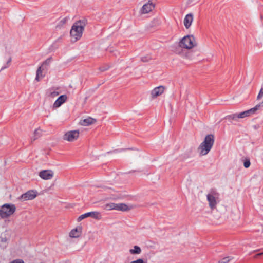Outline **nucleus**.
Wrapping results in <instances>:
<instances>
[{"label": "nucleus", "mask_w": 263, "mask_h": 263, "mask_svg": "<svg viewBox=\"0 0 263 263\" xmlns=\"http://www.w3.org/2000/svg\"><path fill=\"white\" fill-rule=\"evenodd\" d=\"M116 204L115 203H107L105 205V208L107 210H116Z\"/></svg>", "instance_id": "21"}, {"label": "nucleus", "mask_w": 263, "mask_h": 263, "mask_svg": "<svg viewBox=\"0 0 263 263\" xmlns=\"http://www.w3.org/2000/svg\"><path fill=\"white\" fill-rule=\"evenodd\" d=\"M208 195H210L213 197H218L219 196V193L217 192L215 189H211L210 191V193Z\"/></svg>", "instance_id": "25"}, {"label": "nucleus", "mask_w": 263, "mask_h": 263, "mask_svg": "<svg viewBox=\"0 0 263 263\" xmlns=\"http://www.w3.org/2000/svg\"><path fill=\"white\" fill-rule=\"evenodd\" d=\"M129 209L128 205L125 203H117L116 210L121 211H127Z\"/></svg>", "instance_id": "15"}, {"label": "nucleus", "mask_w": 263, "mask_h": 263, "mask_svg": "<svg viewBox=\"0 0 263 263\" xmlns=\"http://www.w3.org/2000/svg\"><path fill=\"white\" fill-rule=\"evenodd\" d=\"M43 68L42 67V66H40L37 70H36V77H35V80L37 81V82H39L40 81V78H42L44 77V75H43L42 74V71H43Z\"/></svg>", "instance_id": "16"}, {"label": "nucleus", "mask_w": 263, "mask_h": 263, "mask_svg": "<svg viewBox=\"0 0 263 263\" xmlns=\"http://www.w3.org/2000/svg\"><path fill=\"white\" fill-rule=\"evenodd\" d=\"M34 135L33 140H35L40 136V135L39 133V129H35L34 130Z\"/></svg>", "instance_id": "31"}, {"label": "nucleus", "mask_w": 263, "mask_h": 263, "mask_svg": "<svg viewBox=\"0 0 263 263\" xmlns=\"http://www.w3.org/2000/svg\"><path fill=\"white\" fill-rule=\"evenodd\" d=\"M115 152H119V151L118 149H116L115 151Z\"/></svg>", "instance_id": "38"}, {"label": "nucleus", "mask_w": 263, "mask_h": 263, "mask_svg": "<svg viewBox=\"0 0 263 263\" xmlns=\"http://www.w3.org/2000/svg\"><path fill=\"white\" fill-rule=\"evenodd\" d=\"M16 207L14 204L6 203L0 209V216L2 218H8L12 215L15 211Z\"/></svg>", "instance_id": "4"}, {"label": "nucleus", "mask_w": 263, "mask_h": 263, "mask_svg": "<svg viewBox=\"0 0 263 263\" xmlns=\"http://www.w3.org/2000/svg\"><path fill=\"white\" fill-rule=\"evenodd\" d=\"M196 45L195 37L192 35H187L183 37L179 43L180 48L191 49Z\"/></svg>", "instance_id": "3"}, {"label": "nucleus", "mask_w": 263, "mask_h": 263, "mask_svg": "<svg viewBox=\"0 0 263 263\" xmlns=\"http://www.w3.org/2000/svg\"><path fill=\"white\" fill-rule=\"evenodd\" d=\"M193 20V15L190 13L187 14L184 19V25L186 28L188 29L191 25Z\"/></svg>", "instance_id": "14"}, {"label": "nucleus", "mask_w": 263, "mask_h": 263, "mask_svg": "<svg viewBox=\"0 0 263 263\" xmlns=\"http://www.w3.org/2000/svg\"><path fill=\"white\" fill-rule=\"evenodd\" d=\"M86 24L87 20L85 18L77 21L73 24L70 34L71 36L74 39V42L79 40L81 37Z\"/></svg>", "instance_id": "1"}, {"label": "nucleus", "mask_w": 263, "mask_h": 263, "mask_svg": "<svg viewBox=\"0 0 263 263\" xmlns=\"http://www.w3.org/2000/svg\"><path fill=\"white\" fill-rule=\"evenodd\" d=\"M243 166L247 168L250 166V161L249 158H246L243 162Z\"/></svg>", "instance_id": "29"}, {"label": "nucleus", "mask_w": 263, "mask_h": 263, "mask_svg": "<svg viewBox=\"0 0 263 263\" xmlns=\"http://www.w3.org/2000/svg\"><path fill=\"white\" fill-rule=\"evenodd\" d=\"M37 192L34 190H29L24 194H23L19 199L23 201L32 200L37 196Z\"/></svg>", "instance_id": "7"}, {"label": "nucleus", "mask_w": 263, "mask_h": 263, "mask_svg": "<svg viewBox=\"0 0 263 263\" xmlns=\"http://www.w3.org/2000/svg\"><path fill=\"white\" fill-rule=\"evenodd\" d=\"M11 61H12V59L11 57H10L9 58L8 60L7 61L6 64L1 68V70H3L4 69H6V68L9 67L10 65V63H11Z\"/></svg>", "instance_id": "30"}, {"label": "nucleus", "mask_w": 263, "mask_h": 263, "mask_svg": "<svg viewBox=\"0 0 263 263\" xmlns=\"http://www.w3.org/2000/svg\"><path fill=\"white\" fill-rule=\"evenodd\" d=\"M79 136L78 130H70L67 132L63 136V139L69 142L77 140Z\"/></svg>", "instance_id": "5"}, {"label": "nucleus", "mask_w": 263, "mask_h": 263, "mask_svg": "<svg viewBox=\"0 0 263 263\" xmlns=\"http://www.w3.org/2000/svg\"><path fill=\"white\" fill-rule=\"evenodd\" d=\"M10 263H24V262L21 259H17L11 261Z\"/></svg>", "instance_id": "34"}, {"label": "nucleus", "mask_w": 263, "mask_h": 263, "mask_svg": "<svg viewBox=\"0 0 263 263\" xmlns=\"http://www.w3.org/2000/svg\"><path fill=\"white\" fill-rule=\"evenodd\" d=\"M129 252L132 254H138L141 252V248L138 246H135L133 249H130Z\"/></svg>", "instance_id": "19"}, {"label": "nucleus", "mask_w": 263, "mask_h": 263, "mask_svg": "<svg viewBox=\"0 0 263 263\" xmlns=\"http://www.w3.org/2000/svg\"><path fill=\"white\" fill-rule=\"evenodd\" d=\"M152 59L151 57L149 55H147L144 57L141 58V61L143 62H147L149 61Z\"/></svg>", "instance_id": "27"}, {"label": "nucleus", "mask_w": 263, "mask_h": 263, "mask_svg": "<svg viewBox=\"0 0 263 263\" xmlns=\"http://www.w3.org/2000/svg\"><path fill=\"white\" fill-rule=\"evenodd\" d=\"M165 90V87L163 86L155 88L151 91V95L153 98L157 97L162 94Z\"/></svg>", "instance_id": "11"}, {"label": "nucleus", "mask_w": 263, "mask_h": 263, "mask_svg": "<svg viewBox=\"0 0 263 263\" xmlns=\"http://www.w3.org/2000/svg\"><path fill=\"white\" fill-rule=\"evenodd\" d=\"M110 66L108 65H106L105 66H101L99 68V69L100 71L103 72L107 70H108Z\"/></svg>", "instance_id": "32"}, {"label": "nucleus", "mask_w": 263, "mask_h": 263, "mask_svg": "<svg viewBox=\"0 0 263 263\" xmlns=\"http://www.w3.org/2000/svg\"><path fill=\"white\" fill-rule=\"evenodd\" d=\"M130 263H144V261L143 259L139 258L137 259L136 260L133 261Z\"/></svg>", "instance_id": "35"}, {"label": "nucleus", "mask_w": 263, "mask_h": 263, "mask_svg": "<svg viewBox=\"0 0 263 263\" xmlns=\"http://www.w3.org/2000/svg\"><path fill=\"white\" fill-rule=\"evenodd\" d=\"M88 217H92L93 218L97 220H100L101 218V215L98 212H90L86 213L84 214L80 215L77 219L78 222L81 221L84 218Z\"/></svg>", "instance_id": "6"}, {"label": "nucleus", "mask_w": 263, "mask_h": 263, "mask_svg": "<svg viewBox=\"0 0 263 263\" xmlns=\"http://www.w3.org/2000/svg\"><path fill=\"white\" fill-rule=\"evenodd\" d=\"M263 254V253H259V254H257L256 255H257V256H259V255H261V254Z\"/></svg>", "instance_id": "37"}, {"label": "nucleus", "mask_w": 263, "mask_h": 263, "mask_svg": "<svg viewBox=\"0 0 263 263\" xmlns=\"http://www.w3.org/2000/svg\"><path fill=\"white\" fill-rule=\"evenodd\" d=\"M67 97L65 95H61L55 100L53 105V108H56L59 107L62 104H63L67 100Z\"/></svg>", "instance_id": "10"}, {"label": "nucleus", "mask_w": 263, "mask_h": 263, "mask_svg": "<svg viewBox=\"0 0 263 263\" xmlns=\"http://www.w3.org/2000/svg\"><path fill=\"white\" fill-rule=\"evenodd\" d=\"M39 176L43 179L49 180L53 176V172L50 170H42L40 172Z\"/></svg>", "instance_id": "8"}, {"label": "nucleus", "mask_w": 263, "mask_h": 263, "mask_svg": "<svg viewBox=\"0 0 263 263\" xmlns=\"http://www.w3.org/2000/svg\"><path fill=\"white\" fill-rule=\"evenodd\" d=\"M238 115H239V118H243L245 117L250 116V115L249 114V112L248 111V110L244 111L243 112L238 113Z\"/></svg>", "instance_id": "26"}, {"label": "nucleus", "mask_w": 263, "mask_h": 263, "mask_svg": "<svg viewBox=\"0 0 263 263\" xmlns=\"http://www.w3.org/2000/svg\"><path fill=\"white\" fill-rule=\"evenodd\" d=\"M225 118L229 121H231L232 120H237L238 118H239V117L238 114L236 113L228 115L225 117Z\"/></svg>", "instance_id": "18"}, {"label": "nucleus", "mask_w": 263, "mask_h": 263, "mask_svg": "<svg viewBox=\"0 0 263 263\" xmlns=\"http://www.w3.org/2000/svg\"><path fill=\"white\" fill-rule=\"evenodd\" d=\"M231 258L230 257H224L218 261V263H228Z\"/></svg>", "instance_id": "28"}, {"label": "nucleus", "mask_w": 263, "mask_h": 263, "mask_svg": "<svg viewBox=\"0 0 263 263\" xmlns=\"http://www.w3.org/2000/svg\"><path fill=\"white\" fill-rule=\"evenodd\" d=\"M48 96L51 98H54L58 96L59 95V92L57 91H54L52 89H49L48 90Z\"/></svg>", "instance_id": "24"}, {"label": "nucleus", "mask_w": 263, "mask_h": 263, "mask_svg": "<svg viewBox=\"0 0 263 263\" xmlns=\"http://www.w3.org/2000/svg\"><path fill=\"white\" fill-rule=\"evenodd\" d=\"M68 20V18L67 17H64L58 23V24L57 25L56 27L61 28L67 22Z\"/></svg>", "instance_id": "23"}, {"label": "nucleus", "mask_w": 263, "mask_h": 263, "mask_svg": "<svg viewBox=\"0 0 263 263\" xmlns=\"http://www.w3.org/2000/svg\"><path fill=\"white\" fill-rule=\"evenodd\" d=\"M155 7V5L151 2L148 1L146 4H144L141 10V13L146 14L152 11Z\"/></svg>", "instance_id": "9"}, {"label": "nucleus", "mask_w": 263, "mask_h": 263, "mask_svg": "<svg viewBox=\"0 0 263 263\" xmlns=\"http://www.w3.org/2000/svg\"><path fill=\"white\" fill-rule=\"evenodd\" d=\"M95 122V120L91 117L85 119L83 120L82 124L84 126H87L93 124Z\"/></svg>", "instance_id": "17"}, {"label": "nucleus", "mask_w": 263, "mask_h": 263, "mask_svg": "<svg viewBox=\"0 0 263 263\" xmlns=\"http://www.w3.org/2000/svg\"><path fill=\"white\" fill-rule=\"evenodd\" d=\"M214 143V136L213 134L207 135L198 147L200 155L203 156L208 154L213 147Z\"/></svg>", "instance_id": "2"}, {"label": "nucleus", "mask_w": 263, "mask_h": 263, "mask_svg": "<svg viewBox=\"0 0 263 263\" xmlns=\"http://www.w3.org/2000/svg\"><path fill=\"white\" fill-rule=\"evenodd\" d=\"M6 241V238H2V241L3 242H5Z\"/></svg>", "instance_id": "36"}, {"label": "nucleus", "mask_w": 263, "mask_h": 263, "mask_svg": "<svg viewBox=\"0 0 263 263\" xmlns=\"http://www.w3.org/2000/svg\"><path fill=\"white\" fill-rule=\"evenodd\" d=\"M82 232V227H78L72 229L69 233V236L71 238H78Z\"/></svg>", "instance_id": "12"}, {"label": "nucleus", "mask_w": 263, "mask_h": 263, "mask_svg": "<svg viewBox=\"0 0 263 263\" xmlns=\"http://www.w3.org/2000/svg\"><path fill=\"white\" fill-rule=\"evenodd\" d=\"M207 200L209 202V206L211 209L216 208L217 202L216 200V197H213L210 195H206Z\"/></svg>", "instance_id": "13"}, {"label": "nucleus", "mask_w": 263, "mask_h": 263, "mask_svg": "<svg viewBox=\"0 0 263 263\" xmlns=\"http://www.w3.org/2000/svg\"><path fill=\"white\" fill-rule=\"evenodd\" d=\"M52 61V58L51 57L47 58L45 61H44L41 65V66H42V67L43 68V69H44L45 66H49L50 64Z\"/></svg>", "instance_id": "20"}, {"label": "nucleus", "mask_w": 263, "mask_h": 263, "mask_svg": "<svg viewBox=\"0 0 263 263\" xmlns=\"http://www.w3.org/2000/svg\"><path fill=\"white\" fill-rule=\"evenodd\" d=\"M263 96V87H262L257 96V99H260Z\"/></svg>", "instance_id": "33"}, {"label": "nucleus", "mask_w": 263, "mask_h": 263, "mask_svg": "<svg viewBox=\"0 0 263 263\" xmlns=\"http://www.w3.org/2000/svg\"><path fill=\"white\" fill-rule=\"evenodd\" d=\"M260 107V105L258 104L256 105L255 107L248 110V111L249 112V114L250 116H251L252 114H254L255 113V112L259 109V108Z\"/></svg>", "instance_id": "22"}]
</instances>
